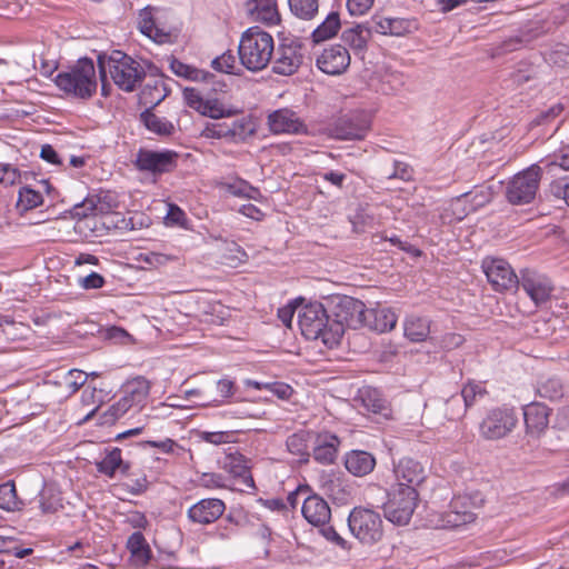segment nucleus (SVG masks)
<instances>
[{
	"label": "nucleus",
	"mask_w": 569,
	"mask_h": 569,
	"mask_svg": "<svg viewBox=\"0 0 569 569\" xmlns=\"http://www.w3.org/2000/svg\"><path fill=\"white\" fill-rule=\"evenodd\" d=\"M548 191L555 199L563 200L569 207V176L552 180L549 184Z\"/></svg>",
	"instance_id": "48"
},
{
	"label": "nucleus",
	"mask_w": 569,
	"mask_h": 569,
	"mask_svg": "<svg viewBox=\"0 0 569 569\" xmlns=\"http://www.w3.org/2000/svg\"><path fill=\"white\" fill-rule=\"evenodd\" d=\"M341 27L340 17L338 12H330L326 19L312 31L311 37L313 42H322L333 38Z\"/></svg>",
	"instance_id": "36"
},
{
	"label": "nucleus",
	"mask_w": 569,
	"mask_h": 569,
	"mask_svg": "<svg viewBox=\"0 0 569 569\" xmlns=\"http://www.w3.org/2000/svg\"><path fill=\"white\" fill-rule=\"evenodd\" d=\"M393 487H402L418 490V487L426 480L427 472L418 460L403 457L393 463Z\"/></svg>",
	"instance_id": "10"
},
{
	"label": "nucleus",
	"mask_w": 569,
	"mask_h": 569,
	"mask_svg": "<svg viewBox=\"0 0 569 569\" xmlns=\"http://www.w3.org/2000/svg\"><path fill=\"white\" fill-rule=\"evenodd\" d=\"M233 436L232 431H202L200 439L204 442L219 446L232 442Z\"/></svg>",
	"instance_id": "58"
},
{
	"label": "nucleus",
	"mask_w": 569,
	"mask_h": 569,
	"mask_svg": "<svg viewBox=\"0 0 569 569\" xmlns=\"http://www.w3.org/2000/svg\"><path fill=\"white\" fill-rule=\"evenodd\" d=\"M274 51L273 38L259 27L247 29L240 39L238 53L241 64L249 71H261L270 62Z\"/></svg>",
	"instance_id": "4"
},
{
	"label": "nucleus",
	"mask_w": 569,
	"mask_h": 569,
	"mask_svg": "<svg viewBox=\"0 0 569 569\" xmlns=\"http://www.w3.org/2000/svg\"><path fill=\"white\" fill-rule=\"evenodd\" d=\"M127 548L131 555V562L136 567H143L148 563L151 555L149 545L140 531L133 532L127 541Z\"/></svg>",
	"instance_id": "32"
},
{
	"label": "nucleus",
	"mask_w": 569,
	"mask_h": 569,
	"mask_svg": "<svg viewBox=\"0 0 569 569\" xmlns=\"http://www.w3.org/2000/svg\"><path fill=\"white\" fill-rule=\"evenodd\" d=\"M563 111L561 103H556L549 107L547 110L540 111L530 122L531 126H545L555 121L557 117Z\"/></svg>",
	"instance_id": "51"
},
{
	"label": "nucleus",
	"mask_w": 569,
	"mask_h": 569,
	"mask_svg": "<svg viewBox=\"0 0 569 569\" xmlns=\"http://www.w3.org/2000/svg\"><path fill=\"white\" fill-rule=\"evenodd\" d=\"M23 502L18 499L13 481L0 485V509L6 511L20 510Z\"/></svg>",
	"instance_id": "41"
},
{
	"label": "nucleus",
	"mask_w": 569,
	"mask_h": 569,
	"mask_svg": "<svg viewBox=\"0 0 569 569\" xmlns=\"http://www.w3.org/2000/svg\"><path fill=\"white\" fill-rule=\"evenodd\" d=\"M268 127L276 134H298L306 132V126L295 111L278 109L268 116Z\"/></svg>",
	"instance_id": "17"
},
{
	"label": "nucleus",
	"mask_w": 569,
	"mask_h": 569,
	"mask_svg": "<svg viewBox=\"0 0 569 569\" xmlns=\"http://www.w3.org/2000/svg\"><path fill=\"white\" fill-rule=\"evenodd\" d=\"M545 33L542 26L539 22H529L518 30L517 34L505 39L500 43V50L512 51L521 47L528 46L533 40Z\"/></svg>",
	"instance_id": "29"
},
{
	"label": "nucleus",
	"mask_w": 569,
	"mask_h": 569,
	"mask_svg": "<svg viewBox=\"0 0 569 569\" xmlns=\"http://www.w3.org/2000/svg\"><path fill=\"white\" fill-rule=\"evenodd\" d=\"M104 278L97 272H91L87 277L79 279V286L86 290L100 289L104 286Z\"/></svg>",
	"instance_id": "63"
},
{
	"label": "nucleus",
	"mask_w": 569,
	"mask_h": 569,
	"mask_svg": "<svg viewBox=\"0 0 569 569\" xmlns=\"http://www.w3.org/2000/svg\"><path fill=\"white\" fill-rule=\"evenodd\" d=\"M355 401L359 402L367 412L378 415L382 418H389L391 416L389 402L376 388L363 387L359 389Z\"/></svg>",
	"instance_id": "23"
},
{
	"label": "nucleus",
	"mask_w": 569,
	"mask_h": 569,
	"mask_svg": "<svg viewBox=\"0 0 569 569\" xmlns=\"http://www.w3.org/2000/svg\"><path fill=\"white\" fill-rule=\"evenodd\" d=\"M159 10L154 7H144L139 10L137 26L139 31L154 41L162 44L171 41V32L158 21Z\"/></svg>",
	"instance_id": "14"
},
{
	"label": "nucleus",
	"mask_w": 569,
	"mask_h": 569,
	"mask_svg": "<svg viewBox=\"0 0 569 569\" xmlns=\"http://www.w3.org/2000/svg\"><path fill=\"white\" fill-rule=\"evenodd\" d=\"M405 336L412 342H421L427 339L430 333V325L428 319L409 316L403 323Z\"/></svg>",
	"instance_id": "35"
},
{
	"label": "nucleus",
	"mask_w": 569,
	"mask_h": 569,
	"mask_svg": "<svg viewBox=\"0 0 569 569\" xmlns=\"http://www.w3.org/2000/svg\"><path fill=\"white\" fill-rule=\"evenodd\" d=\"M545 59L547 62L556 67H565L569 64V47L559 43L546 53Z\"/></svg>",
	"instance_id": "49"
},
{
	"label": "nucleus",
	"mask_w": 569,
	"mask_h": 569,
	"mask_svg": "<svg viewBox=\"0 0 569 569\" xmlns=\"http://www.w3.org/2000/svg\"><path fill=\"white\" fill-rule=\"evenodd\" d=\"M521 287L536 306L546 302L552 291V287L546 277L529 269L521 271Z\"/></svg>",
	"instance_id": "16"
},
{
	"label": "nucleus",
	"mask_w": 569,
	"mask_h": 569,
	"mask_svg": "<svg viewBox=\"0 0 569 569\" xmlns=\"http://www.w3.org/2000/svg\"><path fill=\"white\" fill-rule=\"evenodd\" d=\"M537 395L550 401H557L563 397V386L559 378L548 377L537 385Z\"/></svg>",
	"instance_id": "39"
},
{
	"label": "nucleus",
	"mask_w": 569,
	"mask_h": 569,
	"mask_svg": "<svg viewBox=\"0 0 569 569\" xmlns=\"http://www.w3.org/2000/svg\"><path fill=\"white\" fill-rule=\"evenodd\" d=\"M130 409H133L123 397L111 405L102 415L103 423H113L123 417Z\"/></svg>",
	"instance_id": "47"
},
{
	"label": "nucleus",
	"mask_w": 569,
	"mask_h": 569,
	"mask_svg": "<svg viewBox=\"0 0 569 569\" xmlns=\"http://www.w3.org/2000/svg\"><path fill=\"white\" fill-rule=\"evenodd\" d=\"M372 26H369L372 29V32H377L385 36H391V18L373 16L371 18Z\"/></svg>",
	"instance_id": "64"
},
{
	"label": "nucleus",
	"mask_w": 569,
	"mask_h": 569,
	"mask_svg": "<svg viewBox=\"0 0 569 569\" xmlns=\"http://www.w3.org/2000/svg\"><path fill=\"white\" fill-rule=\"evenodd\" d=\"M164 219L167 226H177L183 229H189V220L187 218V214L177 204H169L167 216Z\"/></svg>",
	"instance_id": "52"
},
{
	"label": "nucleus",
	"mask_w": 569,
	"mask_h": 569,
	"mask_svg": "<svg viewBox=\"0 0 569 569\" xmlns=\"http://www.w3.org/2000/svg\"><path fill=\"white\" fill-rule=\"evenodd\" d=\"M183 100L189 108L204 117L220 119L227 114L222 103L218 99H204L196 88L186 87L183 89Z\"/></svg>",
	"instance_id": "15"
},
{
	"label": "nucleus",
	"mask_w": 569,
	"mask_h": 569,
	"mask_svg": "<svg viewBox=\"0 0 569 569\" xmlns=\"http://www.w3.org/2000/svg\"><path fill=\"white\" fill-rule=\"evenodd\" d=\"M519 421V412L512 408L505 405L500 409V428L505 429V433L509 432L517 426Z\"/></svg>",
	"instance_id": "56"
},
{
	"label": "nucleus",
	"mask_w": 569,
	"mask_h": 569,
	"mask_svg": "<svg viewBox=\"0 0 569 569\" xmlns=\"http://www.w3.org/2000/svg\"><path fill=\"white\" fill-rule=\"evenodd\" d=\"M88 375L82 370L71 369L63 377V383L70 393L78 391L87 381Z\"/></svg>",
	"instance_id": "50"
},
{
	"label": "nucleus",
	"mask_w": 569,
	"mask_h": 569,
	"mask_svg": "<svg viewBox=\"0 0 569 569\" xmlns=\"http://www.w3.org/2000/svg\"><path fill=\"white\" fill-rule=\"evenodd\" d=\"M43 198L39 191H36L29 187H23L19 191L18 208L23 211L31 210L42 204Z\"/></svg>",
	"instance_id": "44"
},
{
	"label": "nucleus",
	"mask_w": 569,
	"mask_h": 569,
	"mask_svg": "<svg viewBox=\"0 0 569 569\" xmlns=\"http://www.w3.org/2000/svg\"><path fill=\"white\" fill-rule=\"evenodd\" d=\"M480 433L488 440H495L498 438V417L495 412L489 413L481 422Z\"/></svg>",
	"instance_id": "59"
},
{
	"label": "nucleus",
	"mask_w": 569,
	"mask_h": 569,
	"mask_svg": "<svg viewBox=\"0 0 569 569\" xmlns=\"http://www.w3.org/2000/svg\"><path fill=\"white\" fill-rule=\"evenodd\" d=\"M301 44L295 39H284L276 53L272 70L277 74L291 76L302 63Z\"/></svg>",
	"instance_id": "11"
},
{
	"label": "nucleus",
	"mask_w": 569,
	"mask_h": 569,
	"mask_svg": "<svg viewBox=\"0 0 569 569\" xmlns=\"http://www.w3.org/2000/svg\"><path fill=\"white\" fill-rule=\"evenodd\" d=\"M292 14L302 20H311L319 9L318 0H288Z\"/></svg>",
	"instance_id": "42"
},
{
	"label": "nucleus",
	"mask_w": 569,
	"mask_h": 569,
	"mask_svg": "<svg viewBox=\"0 0 569 569\" xmlns=\"http://www.w3.org/2000/svg\"><path fill=\"white\" fill-rule=\"evenodd\" d=\"M351 533L363 545H375L382 539L383 521L380 515L368 508H355L348 517Z\"/></svg>",
	"instance_id": "6"
},
{
	"label": "nucleus",
	"mask_w": 569,
	"mask_h": 569,
	"mask_svg": "<svg viewBox=\"0 0 569 569\" xmlns=\"http://www.w3.org/2000/svg\"><path fill=\"white\" fill-rule=\"evenodd\" d=\"M375 0H347V9L351 16L366 14L373 6Z\"/></svg>",
	"instance_id": "62"
},
{
	"label": "nucleus",
	"mask_w": 569,
	"mask_h": 569,
	"mask_svg": "<svg viewBox=\"0 0 569 569\" xmlns=\"http://www.w3.org/2000/svg\"><path fill=\"white\" fill-rule=\"evenodd\" d=\"M236 57L227 51L211 61V67L219 72L233 73Z\"/></svg>",
	"instance_id": "57"
},
{
	"label": "nucleus",
	"mask_w": 569,
	"mask_h": 569,
	"mask_svg": "<svg viewBox=\"0 0 569 569\" xmlns=\"http://www.w3.org/2000/svg\"><path fill=\"white\" fill-rule=\"evenodd\" d=\"M303 518L312 526L328 525L331 518V509L328 502L319 495H308L301 507Z\"/></svg>",
	"instance_id": "21"
},
{
	"label": "nucleus",
	"mask_w": 569,
	"mask_h": 569,
	"mask_svg": "<svg viewBox=\"0 0 569 569\" xmlns=\"http://www.w3.org/2000/svg\"><path fill=\"white\" fill-rule=\"evenodd\" d=\"M129 468V463L122 460L121 450L119 448L111 449L107 452L104 458L97 463L98 471L109 478H112L118 469H120L122 473H127Z\"/></svg>",
	"instance_id": "34"
},
{
	"label": "nucleus",
	"mask_w": 569,
	"mask_h": 569,
	"mask_svg": "<svg viewBox=\"0 0 569 569\" xmlns=\"http://www.w3.org/2000/svg\"><path fill=\"white\" fill-rule=\"evenodd\" d=\"M417 29V23L415 20L406 19V18H391V36L402 37L407 33L412 32Z\"/></svg>",
	"instance_id": "54"
},
{
	"label": "nucleus",
	"mask_w": 569,
	"mask_h": 569,
	"mask_svg": "<svg viewBox=\"0 0 569 569\" xmlns=\"http://www.w3.org/2000/svg\"><path fill=\"white\" fill-rule=\"evenodd\" d=\"M343 465L351 475L365 477L375 469L376 458L365 450H350L343 457Z\"/></svg>",
	"instance_id": "27"
},
{
	"label": "nucleus",
	"mask_w": 569,
	"mask_h": 569,
	"mask_svg": "<svg viewBox=\"0 0 569 569\" xmlns=\"http://www.w3.org/2000/svg\"><path fill=\"white\" fill-rule=\"evenodd\" d=\"M198 483L207 489H223L228 487L224 476L217 472H203L199 477Z\"/></svg>",
	"instance_id": "53"
},
{
	"label": "nucleus",
	"mask_w": 569,
	"mask_h": 569,
	"mask_svg": "<svg viewBox=\"0 0 569 569\" xmlns=\"http://www.w3.org/2000/svg\"><path fill=\"white\" fill-rule=\"evenodd\" d=\"M20 178L19 170L10 163H0V183L14 184Z\"/></svg>",
	"instance_id": "61"
},
{
	"label": "nucleus",
	"mask_w": 569,
	"mask_h": 569,
	"mask_svg": "<svg viewBox=\"0 0 569 569\" xmlns=\"http://www.w3.org/2000/svg\"><path fill=\"white\" fill-rule=\"evenodd\" d=\"M286 446L288 451L297 457L299 462L307 463L309 461L310 453L308 450V440L306 433L296 432L290 435L287 438Z\"/></svg>",
	"instance_id": "40"
},
{
	"label": "nucleus",
	"mask_w": 569,
	"mask_h": 569,
	"mask_svg": "<svg viewBox=\"0 0 569 569\" xmlns=\"http://www.w3.org/2000/svg\"><path fill=\"white\" fill-rule=\"evenodd\" d=\"M201 136L207 139H226L230 142H239L246 139V123L234 120L231 123L219 122L207 124Z\"/></svg>",
	"instance_id": "22"
},
{
	"label": "nucleus",
	"mask_w": 569,
	"mask_h": 569,
	"mask_svg": "<svg viewBox=\"0 0 569 569\" xmlns=\"http://www.w3.org/2000/svg\"><path fill=\"white\" fill-rule=\"evenodd\" d=\"M178 157L173 150L140 149L137 153L136 166L141 171L161 174L170 172L177 167Z\"/></svg>",
	"instance_id": "9"
},
{
	"label": "nucleus",
	"mask_w": 569,
	"mask_h": 569,
	"mask_svg": "<svg viewBox=\"0 0 569 569\" xmlns=\"http://www.w3.org/2000/svg\"><path fill=\"white\" fill-rule=\"evenodd\" d=\"M542 177V169L538 164H531L527 169L515 174L509 181L506 198L511 204H528L537 194Z\"/></svg>",
	"instance_id": "7"
},
{
	"label": "nucleus",
	"mask_w": 569,
	"mask_h": 569,
	"mask_svg": "<svg viewBox=\"0 0 569 569\" xmlns=\"http://www.w3.org/2000/svg\"><path fill=\"white\" fill-rule=\"evenodd\" d=\"M98 66L102 80V93L106 96L104 78L107 72L114 84L126 92H132L143 81V66L127 53L114 50L107 58L99 57Z\"/></svg>",
	"instance_id": "1"
},
{
	"label": "nucleus",
	"mask_w": 569,
	"mask_h": 569,
	"mask_svg": "<svg viewBox=\"0 0 569 569\" xmlns=\"http://www.w3.org/2000/svg\"><path fill=\"white\" fill-rule=\"evenodd\" d=\"M350 61V53L345 46L332 44L322 50L317 57L316 64L323 73L340 76L347 71Z\"/></svg>",
	"instance_id": "12"
},
{
	"label": "nucleus",
	"mask_w": 569,
	"mask_h": 569,
	"mask_svg": "<svg viewBox=\"0 0 569 569\" xmlns=\"http://www.w3.org/2000/svg\"><path fill=\"white\" fill-rule=\"evenodd\" d=\"M387 495L388 500L383 505L385 517L395 525H407L418 505V490L391 486Z\"/></svg>",
	"instance_id": "5"
},
{
	"label": "nucleus",
	"mask_w": 569,
	"mask_h": 569,
	"mask_svg": "<svg viewBox=\"0 0 569 569\" xmlns=\"http://www.w3.org/2000/svg\"><path fill=\"white\" fill-rule=\"evenodd\" d=\"M521 286L519 277L509 262L500 258V293H516Z\"/></svg>",
	"instance_id": "38"
},
{
	"label": "nucleus",
	"mask_w": 569,
	"mask_h": 569,
	"mask_svg": "<svg viewBox=\"0 0 569 569\" xmlns=\"http://www.w3.org/2000/svg\"><path fill=\"white\" fill-rule=\"evenodd\" d=\"M482 270L487 280L491 283L495 291L498 290V260L492 257H487L482 261Z\"/></svg>",
	"instance_id": "60"
},
{
	"label": "nucleus",
	"mask_w": 569,
	"mask_h": 569,
	"mask_svg": "<svg viewBox=\"0 0 569 569\" xmlns=\"http://www.w3.org/2000/svg\"><path fill=\"white\" fill-rule=\"evenodd\" d=\"M337 308V319H333V321H340L343 329L346 327H361L365 313L367 311V308L362 301L345 296L339 300Z\"/></svg>",
	"instance_id": "19"
},
{
	"label": "nucleus",
	"mask_w": 569,
	"mask_h": 569,
	"mask_svg": "<svg viewBox=\"0 0 569 569\" xmlns=\"http://www.w3.org/2000/svg\"><path fill=\"white\" fill-rule=\"evenodd\" d=\"M226 505L217 498L201 499L188 509V518L199 525H209L218 520L224 512Z\"/></svg>",
	"instance_id": "18"
},
{
	"label": "nucleus",
	"mask_w": 569,
	"mask_h": 569,
	"mask_svg": "<svg viewBox=\"0 0 569 569\" xmlns=\"http://www.w3.org/2000/svg\"><path fill=\"white\" fill-rule=\"evenodd\" d=\"M170 69L176 76L191 81H204L208 76L207 72L192 66L186 64L176 58L171 59Z\"/></svg>",
	"instance_id": "43"
},
{
	"label": "nucleus",
	"mask_w": 569,
	"mask_h": 569,
	"mask_svg": "<svg viewBox=\"0 0 569 569\" xmlns=\"http://www.w3.org/2000/svg\"><path fill=\"white\" fill-rule=\"evenodd\" d=\"M140 120L150 132L160 137H169L174 133L173 123L164 117L157 116L151 109L144 110L140 114Z\"/></svg>",
	"instance_id": "33"
},
{
	"label": "nucleus",
	"mask_w": 569,
	"mask_h": 569,
	"mask_svg": "<svg viewBox=\"0 0 569 569\" xmlns=\"http://www.w3.org/2000/svg\"><path fill=\"white\" fill-rule=\"evenodd\" d=\"M298 323L307 339H321L330 348L338 345L343 336L342 323L330 319L320 302H310L301 307L298 312Z\"/></svg>",
	"instance_id": "2"
},
{
	"label": "nucleus",
	"mask_w": 569,
	"mask_h": 569,
	"mask_svg": "<svg viewBox=\"0 0 569 569\" xmlns=\"http://www.w3.org/2000/svg\"><path fill=\"white\" fill-rule=\"evenodd\" d=\"M81 403L84 407H93L83 419V421H88L94 416V413L99 409L100 400L97 399V389L93 387L84 388L81 393Z\"/></svg>",
	"instance_id": "55"
},
{
	"label": "nucleus",
	"mask_w": 569,
	"mask_h": 569,
	"mask_svg": "<svg viewBox=\"0 0 569 569\" xmlns=\"http://www.w3.org/2000/svg\"><path fill=\"white\" fill-rule=\"evenodd\" d=\"M223 469L247 488L254 489L250 468L241 453H229L224 459Z\"/></svg>",
	"instance_id": "28"
},
{
	"label": "nucleus",
	"mask_w": 569,
	"mask_h": 569,
	"mask_svg": "<svg viewBox=\"0 0 569 569\" xmlns=\"http://www.w3.org/2000/svg\"><path fill=\"white\" fill-rule=\"evenodd\" d=\"M486 395V389L481 386V383H472L469 382L463 386L461 389V398L463 400V409L458 413V417L463 415L466 410L471 407L478 398H483Z\"/></svg>",
	"instance_id": "45"
},
{
	"label": "nucleus",
	"mask_w": 569,
	"mask_h": 569,
	"mask_svg": "<svg viewBox=\"0 0 569 569\" xmlns=\"http://www.w3.org/2000/svg\"><path fill=\"white\" fill-rule=\"evenodd\" d=\"M228 191L236 197H243L253 200L261 198L260 190L244 180H237L230 183L228 186Z\"/></svg>",
	"instance_id": "46"
},
{
	"label": "nucleus",
	"mask_w": 569,
	"mask_h": 569,
	"mask_svg": "<svg viewBox=\"0 0 569 569\" xmlns=\"http://www.w3.org/2000/svg\"><path fill=\"white\" fill-rule=\"evenodd\" d=\"M526 429L529 433L539 435L549 423V409L539 402H531L521 408Z\"/></svg>",
	"instance_id": "26"
},
{
	"label": "nucleus",
	"mask_w": 569,
	"mask_h": 569,
	"mask_svg": "<svg viewBox=\"0 0 569 569\" xmlns=\"http://www.w3.org/2000/svg\"><path fill=\"white\" fill-rule=\"evenodd\" d=\"M54 83L67 97L79 100L91 99L98 88L96 67L91 59L82 58L66 71H60Z\"/></svg>",
	"instance_id": "3"
},
{
	"label": "nucleus",
	"mask_w": 569,
	"mask_h": 569,
	"mask_svg": "<svg viewBox=\"0 0 569 569\" xmlns=\"http://www.w3.org/2000/svg\"><path fill=\"white\" fill-rule=\"evenodd\" d=\"M371 36L372 29L368 23H358L351 28L345 29L341 39L355 53H363Z\"/></svg>",
	"instance_id": "30"
},
{
	"label": "nucleus",
	"mask_w": 569,
	"mask_h": 569,
	"mask_svg": "<svg viewBox=\"0 0 569 569\" xmlns=\"http://www.w3.org/2000/svg\"><path fill=\"white\" fill-rule=\"evenodd\" d=\"M341 441L339 437L329 431L317 433L312 449L313 459L325 466L336 461Z\"/></svg>",
	"instance_id": "20"
},
{
	"label": "nucleus",
	"mask_w": 569,
	"mask_h": 569,
	"mask_svg": "<svg viewBox=\"0 0 569 569\" xmlns=\"http://www.w3.org/2000/svg\"><path fill=\"white\" fill-rule=\"evenodd\" d=\"M370 129L369 118L361 112L340 118L335 128L333 136L339 140H361Z\"/></svg>",
	"instance_id": "13"
},
{
	"label": "nucleus",
	"mask_w": 569,
	"mask_h": 569,
	"mask_svg": "<svg viewBox=\"0 0 569 569\" xmlns=\"http://www.w3.org/2000/svg\"><path fill=\"white\" fill-rule=\"evenodd\" d=\"M397 320V315L390 308L367 309L361 327L385 333L396 327Z\"/></svg>",
	"instance_id": "24"
},
{
	"label": "nucleus",
	"mask_w": 569,
	"mask_h": 569,
	"mask_svg": "<svg viewBox=\"0 0 569 569\" xmlns=\"http://www.w3.org/2000/svg\"><path fill=\"white\" fill-rule=\"evenodd\" d=\"M246 9L253 21L268 26L277 24L280 21L276 0H248Z\"/></svg>",
	"instance_id": "25"
},
{
	"label": "nucleus",
	"mask_w": 569,
	"mask_h": 569,
	"mask_svg": "<svg viewBox=\"0 0 569 569\" xmlns=\"http://www.w3.org/2000/svg\"><path fill=\"white\" fill-rule=\"evenodd\" d=\"M168 94L167 87L161 79H156L148 82L140 93V100L143 104L149 106L150 109L158 106Z\"/></svg>",
	"instance_id": "37"
},
{
	"label": "nucleus",
	"mask_w": 569,
	"mask_h": 569,
	"mask_svg": "<svg viewBox=\"0 0 569 569\" xmlns=\"http://www.w3.org/2000/svg\"><path fill=\"white\" fill-rule=\"evenodd\" d=\"M150 393V382L143 377H138L128 382L123 398L130 406L139 411L146 403Z\"/></svg>",
	"instance_id": "31"
},
{
	"label": "nucleus",
	"mask_w": 569,
	"mask_h": 569,
	"mask_svg": "<svg viewBox=\"0 0 569 569\" xmlns=\"http://www.w3.org/2000/svg\"><path fill=\"white\" fill-rule=\"evenodd\" d=\"M478 507V503L469 495L455 496L448 509L441 513V527L455 529L473 522L476 520L475 510Z\"/></svg>",
	"instance_id": "8"
}]
</instances>
